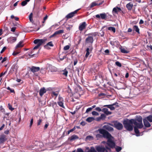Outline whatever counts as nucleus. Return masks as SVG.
<instances>
[{
	"label": "nucleus",
	"mask_w": 152,
	"mask_h": 152,
	"mask_svg": "<svg viewBox=\"0 0 152 152\" xmlns=\"http://www.w3.org/2000/svg\"><path fill=\"white\" fill-rule=\"evenodd\" d=\"M133 31H135L138 34H140V29L137 26H134L133 27Z\"/></svg>",
	"instance_id": "4be33fe9"
},
{
	"label": "nucleus",
	"mask_w": 152,
	"mask_h": 152,
	"mask_svg": "<svg viewBox=\"0 0 152 152\" xmlns=\"http://www.w3.org/2000/svg\"><path fill=\"white\" fill-rule=\"evenodd\" d=\"M40 68L39 67L32 66L30 68V70L32 72L34 73L35 72H37L40 70Z\"/></svg>",
	"instance_id": "4468645a"
},
{
	"label": "nucleus",
	"mask_w": 152,
	"mask_h": 152,
	"mask_svg": "<svg viewBox=\"0 0 152 152\" xmlns=\"http://www.w3.org/2000/svg\"><path fill=\"white\" fill-rule=\"evenodd\" d=\"M115 64L116 65L119 67H121L122 66L121 64L118 61H116L115 62Z\"/></svg>",
	"instance_id": "c03bdc74"
},
{
	"label": "nucleus",
	"mask_w": 152,
	"mask_h": 152,
	"mask_svg": "<svg viewBox=\"0 0 152 152\" xmlns=\"http://www.w3.org/2000/svg\"><path fill=\"white\" fill-rule=\"evenodd\" d=\"M7 48L6 47H4L1 51L0 53H2L7 49Z\"/></svg>",
	"instance_id": "e2e57ef3"
},
{
	"label": "nucleus",
	"mask_w": 152,
	"mask_h": 152,
	"mask_svg": "<svg viewBox=\"0 0 152 152\" xmlns=\"http://www.w3.org/2000/svg\"><path fill=\"white\" fill-rule=\"evenodd\" d=\"M49 46L51 47L53 46L54 45L53 44V42L52 41L50 42L47 43L46 45L44 46V47L45 48H47L48 46Z\"/></svg>",
	"instance_id": "c85d7f7f"
},
{
	"label": "nucleus",
	"mask_w": 152,
	"mask_h": 152,
	"mask_svg": "<svg viewBox=\"0 0 152 152\" xmlns=\"http://www.w3.org/2000/svg\"><path fill=\"white\" fill-rule=\"evenodd\" d=\"M27 4V2L25 0V1H23L21 2V4L22 6H24L25 5H26Z\"/></svg>",
	"instance_id": "13d9d810"
},
{
	"label": "nucleus",
	"mask_w": 152,
	"mask_h": 152,
	"mask_svg": "<svg viewBox=\"0 0 152 152\" xmlns=\"http://www.w3.org/2000/svg\"><path fill=\"white\" fill-rule=\"evenodd\" d=\"M95 109L96 110L99 112L102 111V110L99 107H96Z\"/></svg>",
	"instance_id": "052dcab7"
},
{
	"label": "nucleus",
	"mask_w": 152,
	"mask_h": 152,
	"mask_svg": "<svg viewBox=\"0 0 152 152\" xmlns=\"http://www.w3.org/2000/svg\"><path fill=\"white\" fill-rule=\"evenodd\" d=\"M138 129V128H137L136 126H134V132L137 134H139L140 133V132Z\"/></svg>",
	"instance_id": "e433bc0d"
},
{
	"label": "nucleus",
	"mask_w": 152,
	"mask_h": 152,
	"mask_svg": "<svg viewBox=\"0 0 152 152\" xmlns=\"http://www.w3.org/2000/svg\"><path fill=\"white\" fill-rule=\"evenodd\" d=\"M59 102H64V99L63 98L59 95L58 98V101Z\"/></svg>",
	"instance_id": "ea45409f"
},
{
	"label": "nucleus",
	"mask_w": 152,
	"mask_h": 152,
	"mask_svg": "<svg viewBox=\"0 0 152 152\" xmlns=\"http://www.w3.org/2000/svg\"><path fill=\"white\" fill-rule=\"evenodd\" d=\"M77 62H78L77 60V59H75V60L74 61V66L75 65L77 64Z\"/></svg>",
	"instance_id": "774afa93"
},
{
	"label": "nucleus",
	"mask_w": 152,
	"mask_h": 152,
	"mask_svg": "<svg viewBox=\"0 0 152 152\" xmlns=\"http://www.w3.org/2000/svg\"><path fill=\"white\" fill-rule=\"evenodd\" d=\"M105 148L106 149L107 151H108V152H111V148L109 147H108L107 146H105Z\"/></svg>",
	"instance_id": "de8ad7c7"
},
{
	"label": "nucleus",
	"mask_w": 152,
	"mask_h": 152,
	"mask_svg": "<svg viewBox=\"0 0 152 152\" xmlns=\"http://www.w3.org/2000/svg\"><path fill=\"white\" fill-rule=\"evenodd\" d=\"M86 149L88 150L87 152H97L96 149H95V148L93 147H91L90 149H89V147H87L86 148Z\"/></svg>",
	"instance_id": "5701e85b"
},
{
	"label": "nucleus",
	"mask_w": 152,
	"mask_h": 152,
	"mask_svg": "<svg viewBox=\"0 0 152 152\" xmlns=\"http://www.w3.org/2000/svg\"><path fill=\"white\" fill-rule=\"evenodd\" d=\"M79 10V9H77L73 12H71L68 14L66 16V17L67 19H69L72 18L75 15V14H76L77 13V12Z\"/></svg>",
	"instance_id": "9d476101"
},
{
	"label": "nucleus",
	"mask_w": 152,
	"mask_h": 152,
	"mask_svg": "<svg viewBox=\"0 0 152 152\" xmlns=\"http://www.w3.org/2000/svg\"><path fill=\"white\" fill-rule=\"evenodd\" d=\"M87 24L86 22H83L80 24L79 26V29L80 31H83L86 27Z\"/></svg>",
	"instance_id": "9b49d317"
},
{
	"label": "nucleus",
	"mask_w": 152,
	"mask_h": 152,
	"mask_svg": "<svg viewBox=\"0 0 152 152\" xmlns=\"http://www.w3.org/2000/svg\"><path fill=\"white\" fill-rule=\"evenodd\" d=\"M72 27V26L71 25H68V26H66V28L67 30L70 31Z\"/></svg>",
	"instance_id": "09e8293b"
},
{
	"label": "nucleus",
	"mask_w": 152,
	"mask_h": 152,
	"mask_svg": "<svg viewBox=\"0 0 152 152\" xmlns=\"http://www.w3.org/2000/svg\"><path fill=\"white\" fill-rule=\"evenodd\" d=\"M79 139V137L77 135L75 134H73L70 137H69L68 139V140L70 141H72Z\"/></svg>",
	"instance_id": "2eb2a0df"
},
{
	"label": "nucleus",
	"mask_w": 152,
	"mask_h": 152,
	"mask_svg": "<svg viewBox=\"0 0 152 152\" xmlns=\"http://www.w3.org/2000/svg\"><path fill=\"white\" fill-rule=\"evenodd\" d=\"M121 53H128V51L124 49H121Z\"/></svg>",
	"instance_id": "49530a36"
},
{
	"label": "nucleus",
	"mask_w": 152,
	"mask_h": 152,
	"mask_svg": "<svg viewBox=\"0 0 152 152\" xmlns=\"http://www.w3.org/2000/svg\"><path fill=\"white\" fill-rule=\"evenodd\" d=\"M92 110V108L91 107H89L88 108H87L86 111V113H88L89 112L91 111Z\"/></svg>",
	"instance_id": "864d4df0"
},
{
	"label": "nucleus",
	"mask_w": 152,
	"mask_h": 152,
	"mask_svg": "<svg viewBox=\"0 0 152 152\" xmlns=\"http://www.w3.org/2000/svg\"><path fill=\"white\" fill-rule=\"evenodd\" d=\"M46 92V89L44 88H41L40 90L39 94L40 96H42Z\"/></svg>",
	"instance_id": "6ab92c4d"
},
{
	"label": "nucleus",
	"mask_w": 152,
	"mask_h": 152,
	"mask_svg": "<svg viewBox=\"0 0 152 152\" xmlns=\"http://www.w3.org/2000/svg\"><path fill=\"white\" fill-rule=\"evenodd\" d=\"M121 10L120 8L117 7H114L113 8V12H114L115 13H117L118 11H121Z\"/></svg>",
	"instance_id": "393cba45"
},
{
	"label": "nucleus",
	"mask_w": 152,
	"mask_h": 152,
	"mask_svg": "<svg viewBox=\"0 0 152 152\" xmlns=\"http://www.w3.org/2000/svg\"><path fill=\"white\" fill-rule=\"evenodd\" d=\"M103 107H107V108H109L110 110H115V108L118 107L119 105L118 102H115L111 104L104 105Z\"/></svg>",
	"instance_id": "39448f33"
},
{
	"label": "nucleus",
	"mask_w": 152,
	"mask_h": 152,
	"mask_svg": "<svg viewBox=\"0 0 152 152\" xmlns=\"http://www.w3.org/2000/svg\"><path fill=\"white\" fill-rule=\"evenodd\" d=\"M7 140V136L4 134H2L0 136V144L4 143Z\"/></svg>",
	"instance_id": "f8f14e48"
},
{
	"label": "nucleus",
	"mask_w": 152,
	"mask_h": 152,
	"mask_svg": "<svg viewBox=\"0 0 152 152\" xmlns=\"http://www.w3.org/2000/svg\"><path fill=\"white\" fill-rule=\"evenodd\" d=\"M94 120L93 117H89L87 118L86 119V121L88 122H91Z\"/></svg>",
	"instance_id": "473e14b6"
},
{
	"label": "nucleus",
	"mask_w": 152,
	"mask_h": 152,
	"mask_svg": "<svg viewBox=\"0 0 152 152\" xmlns=\"http://www.w3.org/2000/svg\"><path fill=\"white\" fill-rule=\"evenodd\" d=\"M94 41L93 38L91 36H89L86 38V42L87 43H92Z\"/></svg>",
	"instance_id": "dca6fc26"
},
{
	"label": "nucleus",
	"mask_w": 152,
	"mask_h": 152,
	"mask_svg": "<svg viewBox=\"0 0 152 152\" xmlns=\"http://www.w3.org/2000/svg\"><path fill=\"white\" fill-rule=\"evenodd\" d=\"M20 53V52H19L14 51L12 54L13 56H16V55Z\"/></svg>",
	"instance_id": "680f3d73"
},
{
	"label": "nucleus",
	"mask_w": 152,
	"mask_h": 152,
	"mask_svg": "<svg viewBox=\"0 0 152 152\" xmlns=\"http://www.w3.org/2000/svg\"><path fill=\"white\" fill-rule=\"evenodd\" d=\"M48 16L46 15L45 17L43 18V21H42L43 23H45V20L48 19Z\"/></svg>",
	"instance_id": "603ef678"
},
{
	"label": "nucleus",
	"mask_w": 152,
	"mask_h": 152,
	"mask_svg": "<svg viewBox=\"0 0 152 152\" xmlns=\"http://www.w3.org/2000/svg\"><path fill=\"white\" fill-rule=\"evenodd\" d=\"M93 139L94 137L92 136L91 135H88L86 137L85 139V140L86 141L88 140L91 141L93 140Z\"/></svg>",
	"instance_id": "bb28decb"
},
{
	"label": "nucleus",
	"mask_w": 152,
	"mask_h": 152,
	"mask_svg": "<svg viewBox=\"0 0 152 152\" xmlns=\"http://www.w3.org/2000/svg\"><path fill=\"white\" fill-rule=\"evenodd\" d=\"M9 39L11 41L12 43H13L16 41L17 39L15 37H12L10 38Z\"/></svg>",
	"instance_id": "58836bf2"
},
{
	"label": "nucleus",
	"mask_w": 152,
	"mask_h": 152,
	"mask_svg": "<svg viewBox=\"0 0 152 152\" xmlns=\"http://www.w3.org/2000/svg\"><path fill=\"white\" fill-rule=\"evenodd\" d=\"M16 28L15 27H12L11 28V31L12 32H14L15 31V29H16Z\"/></svg>",
	"instance_id": "69168bd1"
},
{
	"label": "nucleus",
	"mask_w": 152,
	"mask_h": 152,
	"mask_svg": "<svg viewBox=\"0 0 152 152\" xmlns=\"http://www.w3.org/2000/svg\"><path fill=\"white\" fill-rule=\"evenodd\" d=\"M23 41L20 42L16 45V48H18L23 47Z\"/></svg>",
	"instance_id": "a878e982"
},
{
	"label": "nucleus",
	"mask_w": 152,
	"mask_h": 152,
	"mask_svg": "<svg viewBox=\"0 0 152 152\" xmlns=\"http://www.w3.org/2000/svg\"><path fill=\"white\" fill-rule=\"evenodd\" d=\"M8 105L9 107V108L10 110L12 111L14 110V108H13L12 107V105L10 104H8Z\"/></svg>",
	"instance_id": "5fc2aeb1"
},
{
	"label": "nucleus",
	"mask_w": 152,
	"mask_h": 152,
	"mask_svg": "<svg viewBox=\"0 0 152 152\" xmlns=\"http://www.w3.org/2000/svg\"><path fill=\"white\" fill-rule=\"evenodd\" d=\"M105 117V115L104 114H101L100 118L101 119H104Z\"/></svg>",
	"instance_id": "3c124183"
},
{
	"label": "nucleus",
	"mask_w": 152,
	"mask_h": 152,
	"mask_svg": "<svg viewBox=\"0 0 152 152\" xmlns=\"http://www.w3.org/2000/svg\"><path fill=\"white\" fill-rule=\"evenodd\" d=\"M58 104V105L60 107H62V108H64V102H57Z\"/></svg>",
	"instance_id": "a19ab883"
},
{
	"label": "nucleus",
	"mask_w": 152,
	"mask_h": 152,
	"mask_svg": "<svg viewBox=\"0 0 152 152\" xmlns=\"http://www.w3.org/2000/svg\"><path fill=\"white\" fill-rule=\"evenodd\" d=\"M90 49L88 48H87L86 49V53L85 55V57L87 58L88 57L90 53L89 52Z\"/></svg>",
	"instance_id": "c9c22d12"
},
{
	"label": "nucleus",
	"mask_w": 152,
	"mask_h": 152,
	"mask_svg": "<svg viewBox=\"0 0 152 152\" xmlns=\"http://www.w3.org/2000/svg\"><path fill=\"white\" fill-rule=\"evenodd\" d=\"M33 118H32L31 119V120L30 123V126L29 127L30 128H31L33 124Z\"/></svg>",
	"instance_id": "6e6d98bb"
},
{
	"label": "nucleus",
	"mask_w": 152,
	"mask_h": 152,
	"mask_svg": "<svg viewBox=\"0 0 152 152\" xmlns=\"http://www.w3.org/2000/svg\"><path fill=\"white\" fill-rule=\"evenodd\" d=\"M101 132V133L103 135L104 138H106L107 140L106 142V144L108 146L111 148H115V143L112 140L113 137L108 132L103 131Z\"/></svg>",
	"instance_id": "f257e3e1"
},
{
	"label": "nucleus",
	"mask_w": 152,
	"mask_h": 152,
	"mask_svg": "<svg viewBox=\"0 0 152 152\" xmlns=\"http://www.w3.org/2000/svg\"><path fill=\"white\" fill-rule=\"evenodd\" d=\"M98 34V32H94L89 33L88 34H86V35L91 36L95 37Z\"/></svg>",
	"instance_id": "c756f323"
},
{
	"label": "nucleus",
	"mask_w": 152,
	"mask_h": 152,
	"mask_svg": "<svg viewBox=\"0 0 152 152\" xmlns=\"http://www.w3.org/2000/svg\"><path fill=\"white\" fill-rule=\"evenodd\" d=\"M92 114L93 115L97 116L99 115V113L95 111H92Z\"/></svg>",
	"instance_id": "a18cd8bd"
},
{
	"label": "nucleus",
	"mask_w": 152,
	"mask_h": 152,
	"mask_svg": "<svg viewBox=\"0 0 152 152\" xmlns=\"http://www.w3.org/2000/svg\"><path fill=\"white\" fill-rule=\"evenodd\" d=\"M59 94V92L58 91H53L51 93V96L53 98L54 96H55V99H56V98L57 96Z\"/></svg>",
	"instance_id": "412c9836"
},
{
	"label": "nucleus",
	"mask_w": 152,
	"mask_h": 152,
	"mask_svg": "<svg viewBox=\"0 0 152 152\" xmlns=\"http://www.w3.org/2000/svg\"><path fill=\"white\" fill-rule=\"evenodd\" d=\"M122 150V148L120 146H117L115 148L116 151L119 152Z\"/></svg>",
	"instance_id": "79ce46f5"
},
{
	"label": "nucleus",
	"mask_w": 152,
	"mask_h": 152,
	"mask_svg": "<svg viewBox=\"0 0 152 152\" xmlns=\"http://www.w3.org/2000/svg\"><path fill=\"white\" fill-rule=\"evenodd\" d=\"M32 17H33V13H31L29 15V18L30 21L32 23H33L34 22L33 18H32Z\"/></svg>",
	"instance_id": "f704fd0d"
},
{
	"label": "nucleus",
	"mask_w": 152,
	"mask_h": 152,
	"mask_svg": "<svg viewBox=\"0 0 152 152\" xmlns=\"http://www.w3.org/2000/svg\"><path fill=\"white\" fill-rule=\"evenodd\" d=\"M96 18H101L102 19L106 20L107 18V15L105 13H101L100 15L97 14L96 15Z\"/></svg>",
	"instance_id": "ddd939ff"
},
{
	"label": "nucleus",
	"mask_w": 152,
	"mask_h": 152,
	"mask_svg": "<svg viewBox=\"0 0 152 152\" xmlns=\"http://www.w3.org/2000/svg\"><path fill=\"white\" fill-rule=\"evenodd\" d=\"M107 29L109 30L112 31L114 33H115V28L114 27H109Z\"/></svg>",
	"instance_id": "2f4dec72"
},
{
	"label": "nucleus",
	"mask_w": 152,
	"mask_h": 152,
	"mask_svg": "<svg viewBox=\"0 0 152 152\" xmlns=\"http://www.w3.org/2000/svg\"><path fill=\"white\" fill-rule=\"evenodd\" d=\"M77 152H84V151L80 148H77Z\"/></svg>",
	"instance_id": "bf43d9fd"
},
{
	"label": "nucleus",
	"mask_w": 152,
	"mask_h": 152,
	"mask_svg": "<svg viewBox=\"0 0 152 152\" xmlns=\"http://www.w3.org/2000/svg\"><path fill=\"white\" fill-rule=\"evenodd\" d=\"M49 125V124L48 123L47 124H46L44 126V129H46Z\"/></svg>",
	"instance_id": "0e129e2a"
},
{
	"label": "nucleus",
	"mask_w": 152,
	"mask_h": 152,
	"mask_svg": "<svg viewBox=\"0 0 152 152\" xmlns=\"http://www.w3.org/2000/svg\"><path fill=\"white\" fill-rule=\"evenodd\" d=\"M47 41V39L45 37H44L42 39H37L34 40V43L35 44H37V45L35 46L33 48V50H32L28 54V56H31V57H32L33 56L35 55V54L31 55L33 53V50H34L36 49L39 48V47L42 45L44 44Z\"/></svg>",
	"instance_id": "f03ea898"
},
{
	"label": "nucleus",
	"mask_w": 152,
	"mask_h": 152,
	"mask_svg": "<svg viewBox=\"0 0 152 152\" xmlns=\"http://www.w3.org/2000/svg\"><path fill=\"white\" fill-rule=\"evenodd\" d=\"M133 124L135 125L137 128L138 129H141L143 127V125L142 123H138L135 119H133Z\"/></svg>",
	"instance_id": "1a4fd4ad"
},
{
	"label": "nucleus",
	"mask_w": 152,
	"mask_h": 152,
	"mask_svg": "<svg viewBox=\"0 0 152 152\" xmlns=\"http://www.w3.org/2000/svg\"><path fill=\"white\" fill-rule=\"evenodd\" d=\"M95 148L97 152H108L105 147L103 145H96Z\"/></svg>",
	"instance_id": "423d86ee"
},
{
	"label": "nucleus",
	"mask_w": 152,
	"mask_h": 152,
	"mask_svg": "<svg viewBox=\"0 0 152 152\" xmlns=\"http://www.w3.org/2000/svg\"><path fill=\"white\" fill-rule=\"evenodd\" d=\"M133 119H132L124 120L123 122V124L124 127L129 131H131L133 130Z\"/></svg>",
	"instance_id": "7ed1b4c3"
},
{
	"label": "nucleus",
	"mask_w": 152,
	"mask_h": 152,
	"mask_svg": "<svg viewBox=\"0 0 152 152\" xmlns=\"http://www.w3.org/2000/svg\"><path fill=\"white\" fill-rule=\"evenodd\" d=\"M70 48V46L69 45H67L64 46V50H67Z\"/></svg>",
	"instance_id": "8fccbe9b"
},
{
	"label": "nucleus",
	"mask_w": 152,
	"mask_h": 152,
	"mask_svg": "<svg viewBox=\"0 0 152 152\" xmlns=\"http://www.w3.org/2000/svg\"><path fill=\"white\" fill-rule=\"evenodd\" d=\"M135 120H136V121L138 122L139 123H142V118L141 116Z\"/></svg>",
	"instance_id": "4c0bfd02"
},
{
	"label": "nucleus",
	"mask_w": 152,
	"mask_h": 152,
	"mask_svg": "<svg viewBox=\"0 0 152 152\" xmlns=\"http://www.w3.org/2000/svg\"><path fill=\"white\" fill-rule=\"evenodd\" d=\"M64 30L63 29L57 31H56L54 33L56 34V35H57L60 34L62 33H64Z\"/></svg>",
	"instance_id": "cd10ccee"
},
{
	"label": "nucleus",
	"mask_w": 152,
	"mask_h": 152,
	"mask_svg": "<svg viewBox=\"0 0 152 152\" xmlns=\"http://www.w3.org/2000/svg\"><path fill=\"white\" fill-rule=\"evenodd\" d=\"M50 69L51 72H56L57 71V68L54 66H51Z\"/></svg>",
	"instance_id": "7c9ffc66"
},
{
	"label": "nucleus",
	"mask_w": 152,
	"mask_h": 152,
	"mask_svg": "<svg viewBox=\"0 0 152 152\" xmlns=\"http://www.w3.org/2000/svg\"><path fill=\"white\" fill-rule=\"evenodd\" d=\"M102 111L104 112L106 115H110L112 112L108 111V109L107 108H103L102 109Z\"/></svg>",
	"instance_id": "aec40b11"
},
{
	"label": "nucleus",
	"mask_w": 152,
	"mask_h": 152,
	"mask_svg": "<svg viewBox=\"0 0 152 152\" xmlns=\"http://www.w3.org/2000/svg\"><path fill=\"white\" fill-rule=\"evenodd\" d=\"M7 89L10 91L11 93H15L14 90L13 89L10 88L9 87H8Z\"/></svg>",
	"instance_id": "4d7b16f0"
},
{
	"label": "nucleus",
	"mask_w": 152,
	"mask_h": 152,
	"mask_svg": "<svg viewBox=\"0 0 152 152\" xmlns=\"http://www.w3.org/2000/svg\"><path fill=\"white\" fill-rule=\"evenodd\" d=\"M133 6L132 3L131 2H129L126 5V7L128 10H131Z\"/></svg>",
	"instance_id": "b1692460"
},
{
	"label": "nucleus",
	"mask_w": 152,
	"mask_h": 152,
	"mask_svg": "<svg viewBox=\"0 0 152 152\" xmlns=\"http://www.w3.org/2000/svg\"><path fill=\"white\" fill-rule=\"evenodd\" d=\"M7 60V57H4L3 60H2V61H1V63H4V61H6Z\"/></svg>",
	"instance_id": "338daca9"
},
{
	"label": "nucleus",
	"mask_w": 152,
	"mask_h": 152,
	"mask_svg": "<svg viewBox=\"0 0 152 152\" xmlns=\"http://www.w3.org/2000/svg\"><path fill=\"white\" fill-rule=\"evenodd\" d=\"M104 2V1H102L100 3H96L95 2H93L91 3L90 7V8H91L96 6H99L101 5Z\"/></svg>",
	"instance_id": "f3484780"
},
{
	"label": "nucleus",
	"mask_w": 152,
	"mask_h": 152,
	"mask_svg": "<svg viewBox=\"0 0 152 152\" xmlns=\"http://www.w3.org/2000/svg\"><path fill=\"white\" fill-rule=\"evenodd\" d=\"M114 127L118 130H121L123 128V126L120 122L115 121L113 122Z\"/></svg>",
	"instance_id": "0eeeda50"
},
{
	"label": "nucleus",
	"mask_w": 152,
	"mask_h": 152,
	"mask_svg": "<svg viewBox=\"0 0 152 152\" xmlns=\"http://www.w3.org/2000/svg\"><path fill=\"white\" fill-rule=\"evenodd\" d=\"M98 131L99 132V133L100 134H102V135H101L100 134H96V137L97 140H99V139L102 138L103 137L104 138V137L103 134L101 133V132H103L104 131L105 132H107L105 130L103 129H98Z\"/></svg>",
	"instance_id": "6e6552de"
},
{
	"label": "nucleus",
	"mask_w": 152,
	"mask_h": 152,
	"mask_svg": "<svg viewBox=\"0 0 152 152\" xmlns=\"http://www.w3.org/2000/svg\"><path fill=\"white\" fill-rule=\"evenodd\" d=\"M42 121V119L41 118H39V119L37 121V126L40 125L41 124Z\"/></svg>",
	"instance_id": "37998d69"
},
{
	"label": "nucleus",
	"mask_w": 152,
	"mask_h": 152,
	"mask_svg": "<svg viewBox=\"0 0 152 152\" xmlns=\"http://www.w3.org/2000/svg\"><path fill=\"white\" fill-rule=\"evenodd\" d=\"M143 124L146 127H149L151 126V125L149 122H152V115H149L145 117L143 119Z\"/></svg>",
	"instance_id": "20e7f679"
},
{
	"label": "nucleus",
	"mask_w": 152,
	"mask_h": 152,
	"mask_svg": "<svg viewBox=\"0 0 152 152\" xmlns=\"http://www.w3.org/2000/svg\"><path fill=\"white\" fill-rule=\"evenodd\" d=\"M62 72H63L62 73V74L66 77L67 76L68 72L66 70V69H65L64 70H63Z\"/></svg>",
	"instance_id": "72a5a7b5"
},
{
	"label": "nucleus",
	"mask_w": 152,
	"mask_h": 152,
	"mask_svg": "<svg viewBox=\"0 0 152 152\" xmlns=\"http://www.w3.org/2000/svg\"><path fill=\"white\" fill-rule=\"evenodd\" d=\"M103 128L105 129L108 131H113L114 130L113 128L110 126L109 125H104L103 127Z\"/></svg>",
	"instance_id": "a211bd4d"
}]
</instances>
